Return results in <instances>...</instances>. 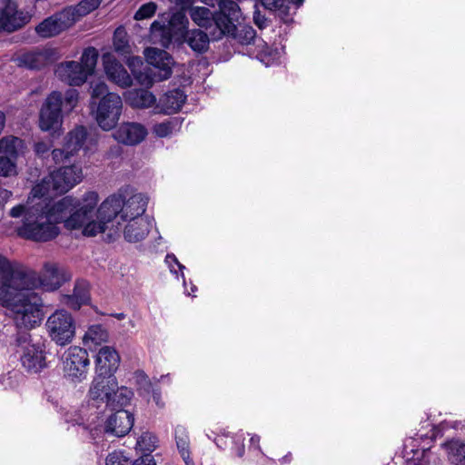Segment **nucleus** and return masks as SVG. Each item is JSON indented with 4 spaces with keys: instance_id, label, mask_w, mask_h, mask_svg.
Instances as JSON below:
<instances>
[{
    "instance_id": "1",
    "label": "nucleus",
    "mask_w": 465,
    "mask_h": 465,
    "mask_svg": "<svg viewBox=\"0 0 465 465\" xmlns=\"http://www.w3.org/2000/svg\"><path fill=\"white\" fill-rule=\"evenodd\" d=\"M99 202L96 192H86L81 200L64 196L57 202L32 206L18 204L14 206L9 215L23 217L22 224L16 227L17 235L36 242H46L60 234L59 223L68 230L79 229L88 220Z\"/></svg>"
},
{
    "instance_id": "2",
    "label": "nucleus",
    "mask_w": 465,
    "mask_h": 465,
    "mask_svg": "<svg viewBox=\"0 0 465 465\" xmlns=\"http://www.w3.org/2000/svg\"><path fill=\"white\" fill-rule=\"evenodd\" d=\"M21 282L8 286L0 283V304L5 307L19 330H32L44 319L43 301L29 287H21Z\"/></svg>"
},
{
    "instance_id": "3",
    "label": "nucleus",
    "mask_w": 465,
    "mask_h": 465,
    "mask_svg": "<svg viewBox=\"0 0 465 465\" xmlns=\"http://www.w3.org/2000/svg\"><path fill=\"white\" fill-rule=\"evenodd\" d=\"M190 16L213 41H217L234 29L241 9L235 1H223L219 3V10L215 12L204 6H194L190 10Z\"/></svg>"
},
{
    "instance_id": "4",
    "label": "nucleus",
    "mask_w": 465,
    "mask_h": 465,
    "mask_svg": "<svg viewBox=\"0 0 465 465\" xmlns=\"http://www.w3.org/2000/svg\"><path fill=\"white\" fill-rule=\"evenodd\" d=\"M79 93L76 89L69 88L63 94L53 91L45 98L40 110L39 126L43 131H55L62 124L63 111L71 113L77 105Z\"/></svg>"
},
{
    "instance_id": "5",
    "label": "nucleus",
    "mask_w": 465,
    "mask_h": 465,
    "mask_svg": "<svg viewBox=\"0 0 465 465\" xmlns=\"http://www.w3.org/2000/svg\"><path fill=\"white\" fill-rule=\"evenodd\" d=\"M71 277V273L64 267L55 262H45L40 275L23 266L20 284L21 287H29L31 290L42 287L45 291L53 292L70 281Z\"/></svg>"
},
{
    "instance_id": "6",
    "label": "nucleus",
    "mask_w": 465,
    "mask_h": 465,
    "mask_svg": "<svg viewBox=\"0 0 465 465\" xmlns=\"http://www.w3.org/2000/svg\"><path fill=\"white\" fill-rule=\"evenodd\" d=\"M84 173L81 166L71 164L62 166L45 176L42 182L36 184L33 192L35 195L44 196L53 192L54 193H65L83 181Z\"/></svg>"
},
{
    "instance_id": "7",
    "label": "nucleus",
    "mask_w": 465,
    "mask_h": 465,
    "mask_svg": "<svg viewBox=\"0 0 465 465\" xmlns=\"http://www.w3.org/2000/svg\"><path fill=\"white\" fill-rule=\"evenodd\" d=\"M46 332L56 345L70 344L76 332V322L73 315L64 309H57L50 314L45 322Z\"/></svg>"
},
{
    "instance_id": "8",
    "label": "nucleus",
    "mask_w": 465,
    "mask_h": 465,
    "mask_svg": "<svg viewBox=\"0 0 465 465\" xmlns=\"http://www.w3.org/2000/svg\"><path fill=\"white\" fill-rule=\"evenodd\" d=\"M123 101L119 94L109 93L103 96L96 107L94 117L98 125L105 131L114 129L122 114Z\"/></svg>"
},
{
    "instance_id": "9",
    "label": "nucleus",
    "mask_w": 465,
    "mask_h": 465,
    "mask_svg": "<svg viewBox=\"0 0 465 465\" xmlns=\"http://www.w3.org/2000/svg\"><path fill=\"white\" fill-rule=\"evenodd\" d=\"M25 149V142L16 136H5L0 139V176L16 174V162Z\"/></svg>"
},
{
    "instance_id": "10",
    "label": "nucleus",
    "mask_w": 465,
    "mask_h": 465,
    "mask_svg": "<svg viewBox=\"0 0 465 465\" xmlns=\"http://www.w3.org/2000/svg\"><path fill=\"white\" fill-rule=\"evenodd\" d=\"M63 359L65 376L73 381H81L86 378L90 361L85 349L71 346L64 351Z\"/></svg>"
},
{
    "instance_id": "11",
    "label": "nucleus",
    "mask_w": 465,
    "mask_h": 465,
    "mask_svg": "<svg viewBox=\"0 0 465 465\" xmlns=\"http://www.w3.org/2000/svg\"><path fill=\"white\" fill-rule=\"evenodd\" d=\"M46 355L45 341H37L20 351L19 361L27 373L38 374L48 367Z\"/></svg>"
},
{
    "instance_id": "12",
    "label": "nucleus",
    "mask_w": 465,
    "mask_h": 465,
    "mask_svg": "<svg viewBox=\"0 0 465 465\" xmlns=\"http://www.w3.org/2000/svg\"><path fill=\"white\" fill-rule=\"evenodd\" d=\"M144 55L148 64L158 71L149 74L148 85H152L155 81H163L171 77L173 59L166 51L149 47L145 49Z\"/></svg>"
},
{
    "instance_id": "13",
    "label": "nucleus",
    "mask_w": 465,
    "mask_h": 465,
    "mask_svg": "<svg viewBox=\"0 0 465 465\" xmlns=\"http://www.w3.org/2000/svg\"><path fill=\"white\" fill-rule=\"evenodd\" d=\"M87 138V131L84 126H77L68 133L64 149H54L52 157L54 162L58 164L69 159L81 148H83Z\"/></svg>"
},
{
    "instance_id": "14",
    "label": "nucleus",
    "mask_w": 465,
    "mask_h": 465,
    "mask_svg": "<svg viewBox=\"0 0 465 465\" xmlns=\"http://www.w3.org/2000/svg\"><path fill=\"white\" fill-rule=\"evenodd\" d=\"M74 19L71 17V13L63 11L55 13L53 15L43 20L36 27L37 35L43 38H50L68 29Z\"/></svg>"
},
{
    "instance_id": "15",
    "label": "nucleus",
    "mask_w": 465,
    "mask_h": 465,
    "mask_svg": "<svg viewBox=\"0 0 465 465\" xmlns=\"http://www.w3.org/2000/svg\"><path fill=\"white\" fill-rule=\"evenodd\" d=\"M116 388L117 379L114 375L95 372L88 394L91 400L107 404Z\"/></svg>"
},
{
    "instance_id": "16",
    "label": "nucleus",
    "mask_w": 465,
    "mask_h": 465,
    "mask_svg": "<svg viewBox=\"0 0 465 465\" xmlns=\"http://www.w3.org/2000/svg\"><path fill=\"white\" fill-rule=\"evenodd\" d=\"M30 21V15L23 11H18L16 5L8 2L0 9V30L14 32Z\"/></svg>"
},
{
    "instance_id": "17",
    "label": "nucleus",
    "mask_w": 465,
    "mask_h": 465,
    "mask_svg": "<svg viewBox=\"0 0 465 465\" xmlns=\"http://www.w3.org/2000/svg\"><path fill=\"white\" fill-rule=\"evenodd\" d=\"M114 411L115 412L110 415L105 422L104 431L116 437H123L133 428L134 418L133 413L128 411Z\"/></svg>"
},
{
    "instance_id": "18",
    "label": "nucleus",
    "mask_w": 465,
    "mask_h": 465,
    "mask_svg": "<svg viewBox=\"0 0 465 465\" xmlns=\"http://www.w3.org/2000/svg\"><path fill=\"white\" fill-rule=\"evenodd\" d=\"M147 135L146 128L138 123H124L114 132L116 141L126 145H136Z\"/></svg>"
},
{
    "instance_id": "19",
    "label": "nucleus",
    "mask_w": 465,
    "mask_h": 465,
    "mask_svg": "<svg viewBox=\"0 0 465 465\" xmlns=\"http://www.w3.org/2000/svg\"><path fill=\"white\" fill-rule=\"evenodd\" d=\"M58 78L72 86H79L85 83L88 76L81 64L76 61L61 63L55 69Z\"/></svg>"
},
{
    "instance_id": "20",
    "label": "nucleus",
    "mask_w": 465,
    "mask_h": 465,
    "mask_svg": "<svg viewBox=\"0 0 465 465\" xmlns=\"http://www.w3.org/2000/svg\"><path fill=\"white\" fill-rule=\"evenodd\" d=\"M104 72L109 80L115 84L126 88L132 85L133 79L126 69L110 54L103 57Z\"/></svg>"
},
{
    "instance_id": "21",
    "label": "nucleus",
    "mask_w": 465,
    "mask_h": 465,
    "mask_svg": "<svg viewBox=\"0 0 465 465\" xmlns=\"http://www.w3.org/2000/svg\"><path fill=\"white\" fill-rule=\"evenodd\" d=\"M120 363V355L111 346L102 347L95 359V372L101 374L114 375Z\"/></svg>"
},
{
    "instance_id": "22",
    "label": "nucleus",
    "mask_w": 465,
    "mask_h": 465,
    "mask_svg": "<svg viewBox=\"0 0 465 465\" xmlns=\"http://www.w3.org/2000/svg\"><path fill=\"white\" fill-rule=\"evenodd\" d=\"M124 205V197L123 195H110L97 209V219H102L113 229L114 227V220L122 213Z\"/></svg>"
},
{
    "instance_id": "23",
    "label": "nucleus",
    "mask_w": 465,
    "mask_h": 465,
    "mask_svg": "<svg viewBox=\"0 0 465 465\" xmlns=\"http://www.w3.org/2000/svg\"><path fill=\"white\" fill-rule=\"evenodd\" d=\"M187 95L179 88L167 91L158 100L155 108L159 113L171 114L181 110Z\"/></svg>"
},
{
    "instance_id": "24",
    "label": "nucleus",
    "mask_w": 465,
    "mask_h": 465,
    "mask_svg": "<svg viewBox=\"0 0 465 465\" xmlns=\"http://www.w3.org/2000/svg\"><path fill=\"white\" fill-rule=\"evenodd\" d=\"M150 230L151 223L146 217L131 218L124 228V236L129 242H137L143 241Z\"/></svg>"
},
{
    "instance_id": "25",
    "label": "nucleus",
    "mask_w": 465,
    "mask_h": 465,
    "mask_svg": "<svg viewBox=\"0 0 465 465\" xmlns=\"http://www.w3.org/2000/svg\"><path fill=\"white\" fill-rule=\"evenodd\" d=\"M147 198L142 193H135L128 200L124 199L121 218L126 221L131 218H141L146 211Z\"/></svg>"
},
{
    "instance_id": "26",
    "label": "nucleus",
    "mask_w": 465,
    "mask_h": 465,
    "mask_svg": "<svg viewBox=\"0 0 465 465\" xmlns=\"http://www.w3.org/2000/svg\"><path fill=\"white\" fill-rule=\"evenodd\" d=\"M124 99L127 104L133 108H149L155 104V95L147 89L135 88L127 91L124 94Z\"/></svg>"
},
{
    "instance_id": "27",
    "label": "nucleus",
    "mask_w": 465,
    "mask_h": 465,
    "mask_svg": "<svg viewBox=\"0 0 465 465\" xmlns=\"http://www.w3.org/2000/svg\"><path fill=\"white\" fill-rule=\"evenodd\" d=\"M49 55L44 50H33L25 52L18 55L15 59L16 64L19 67H24L31 70H39L43 68L48 62Z\"/></svg>"
},
{
    "instance_id": "28",
    "label": "nucleus",
    "mask_w": 465,
    "mask_h": 465,
    "mask_svg": "<svg viewBox=\"0 0 465 465\" xmlns=\"http://www.w3.org/2000/svg\"><path fill=\"white\" fill-rule=\"evenodd\" d=\"M23 265L10 262L0 254V283L14 285L20 282Z\"/></svg>"
},
{
    "instance_id": "29",
    "label": "nucleus",
    "mask_w": 465,
    "mask_h": 465,
    "mask_svg": "<svg viewBox=\"0 0 465 465\" xmlns=\"http://www.w3.org/2000/svg\"><path fill=\"white\" fill-rule=\"evenodd\" d=\"M174 440L176 447L183 460L186 465H194L191 458L190 451V439L187 430L182 426L177 425L174 429Z\"/></svg>"
},
{
    "instance_id": "30",
    "label": "nucleus",
    "mask_w": 465,
    "mask_h": 465,
    "mask_svg": "<svg viewBox=\"0 0 465 465\" xmlns=\"http://www.w3.org/2000/svg\"><path fill=\"white\" fill-rule=\"evenodd\" d=\"M186 42L194 52L203 54L209 47L210 38L207 33L200 29H194L187 33Z\"/></svg>"
},
{
    "instance_id": "31",
    "label": "nucleus",
    "mask_w": 465,
    "mask_h": 465,
    "mask_svg": "<svg viewBox=\"0 0 465 465\" xmlns=\"http://www.w3.org/2000/svg\"><path fill=\"white\" fill-rule=\"evenodd\" d=\"M133 397L134 391L131 389L125 386L117 387L106 406L112 410H124V408L130 404Z\"/></svg>"
},
{
    "instance_id": "32",
    "label": "nucleus",
    "mask_w": 465,
    "mask_h": 465,
    "mask_svg": "<svg viewBox=\"0 0 465 465\" xmlns=\"http://www.w3.org/2000/svg\"><path fill=\"white\" fill-rule=\"evenodd\" d=\"M182 124V118L171 117L162 123L154 124L153 127V132L157 137L163 138L179 132Z\"/></svg>"
},
{
    "instance_id": "33",
    "label": "nucleus",
    "mask_w": 465,
    "mask_h": 465,
    "mask_svg": "<svg viewBox=\"0 0 465 465\" xmlns=\"http://www.w3.org/2000/svg\"><path fill=\"white\" fill-rule=\"evenodd\" d=\"M108 331L101 324L92 325L88 328L84 335V343L89 346L90 343L94 345H101L108 341Z\"/></svg>"
},
{
    "instance_id": "34",
    "label": "nucleus",
    "mask_w": 465,
    "mask_h": 465,
    "mask_svg": "<svg viewBox=\"0 0 465 465\" xmlns=\"http://www.w3.org/2000/svg\"><path fill=\"white\" fill-rule=\"evenodd\" d=\"M114 48L122 57H128V55L132 54V46L129 44L127 33L122 27H118L114 31Z\"/></svg>"
},
{
    "instance_id": "35",
    "label": "nucleus",
    "mask_w": 465,
    "mask_h": 465,
    "mask_svg": "<svg viewBox=\"0 0 465 465\" xmlns=\"http://www.w3.org/2000/svg\"><path fill=\"white\" fill-rule=\"evenodd\" d=\"M448 451L449 460L455 464H465V442L451 440L444 443Z\"/></svg>"
},
{
    "instance_id": "36",
    "label": "nucleus",
    "mask_w": 465,
    "mask_h": 465,
    "mask_svg": "<svg viewBox=\"0 0 465 465\" xmlns=\"http://www.w3.org/2000/svg\"><path fill=\"white\" fill-rule=\"evenodd\" d=\"M226 35H232L241 45H248L253 43L256 37V31L251 25H240L239 26L235 25L234 29L230 33H226Z\"/></svg>"
},
{
    "instance_id": "37",
    "label": "nucleus",
    "mask_w": 465,
    "mask_h": 465,
    "mask_svg": "<svg viewBox=\"0 0 465 465\" xmlns=\"http://www.w3.org/2000/svg\"><path fill=\"white\" fill-rule=\"evenodd\" d=\"M98 56V51L93 46H89L83 51L79 64L83 70H84L87 76L93 74L97 64Z\"/></svg>"
},
{
    "instance_id": "38",
    "label": "nucleus",
    "mask_w": 465,
    "mask_h": 465,
    "mask_svg": "<svg viewBox=\"0 0 465 465\" xmlns=\"http://www.w3.org/2000/svg\"><path fill=\"white\" fill-rule=\"evenodd\" d=\"M123 58L126 60V64L131 69L135 79L140 84L148 85L149 74L147 72L143 73L139 70V68L143 64L142 58L139 56H131V54H129L128 57Z\"/></svg>"
},
{
    "instance_id": "39",
    "label": "nucleus",
    "mask_w": 465,
    "mask_h": 465,
    "mask_svg": "<svg viewBox=\"0 0 465 465\" xmlns=\"http://www.w3.org/2000/svg\"><path fill=\"white\" fill-rule=\"evenodd\" d=\"M93 211H94V209ZM93 213L94 212H92L88 220L84 222L82 225H84L83 229V233L85 236H95L98 233L104 232L107 229H112L102 219H97V221H90V219L93 217Z\"/></svg>"
},
{
    "instance_id": "40",
    "label": "nucleus",
    "mask_w": 465,
    "mask_h": 465,
    "mask_svg": "<svg viewBox=\"0 0 465 465\" xmlns=\"http://www.w3.org/2000/svg\"><path fill=\"white\" fill-rule=\"evenodd\" d=\"M157 438L151 432H143L136 441V449L144 454H150L157 447Z\"/></svg>"
},
{
    "instance_id": "41",
    "label": "nucleus",
    "mask_w": 465,
    "mask_h": 465,
    "mask_svg": "<svg viewBox=\"0 0 465 465\" xmlns=\"http://www.w3.org/2000/svg\"><path fill=\"white\" fill-rule=\"evenodd\" d=\"M103 0H82L74 7L71 15L83 17L99 7Z\"/></svg>"
},
{
    "instance_id": "42",
    "label": "nucleus",
    "mask_w": 465,
    "mask_h": 465,
    "mask_svg": "<svg viewBox=\"0 0 465 465\" xmlns=\"http://www.w3.org/2000/svg\"><path fill=\"white\" fill-rule=\"evenodd\" d=\"M156 10L157 5L153 2H148L139 7L134 15V18L137 21L151 18L153 16Z\"/></svg>"
},
{
    "instance_id": "43",
    "label": "nucleus",
    "mask_w": 465,
    "mask_h": 465,
    "mask_svg": "<svg viewBox=\"0 0 465 465\" xmlns=\"http://www.w3.org/2000/svg\"><path fill=\"white\" fill-rule=\"evenodd\" d=\"M73 294L78 297V300L84 304L90 301L89 284L86 281H77L74 284Z\"/></svg>"
},
{
    "instance_id": "44",
    "label": "nucleus",
    "mask_w": 465,
    "mask_h": 465,
    "mask_svg": "<svg viewBox=\"0 0 465 465\" xmlns=\"http://www.w3.org/2000/svg\"><path fill=\"white\" fill-rule=\"evenodd\" d=\"M106 465H130V460L124 451L114 450L108 454Z\"/></svg>"
},
{
    "instance_id": "45",
    "label": "nucleus",
    "mask_w": 465,
    "mask_h": 465,
    "mask_svg": "<svg viewBox=\"0 0 465 465\" xmlns=\"http://www.w3.org/2000/svg\"><path fill=\"white\" fill-rule=\"evenodd\" d=\"M165 262L172 273L178 274V272H180L183 277V270L185 269V266L178 261L177 257L173 253H168L165 256Z\"/></svg>"
},
{
    "instance_id": "46",
    "label": "nucleus",
    "mask_w": 465,
    "mask_h": 465,
    "mask_svg": "<svg viewBox=\"0 0 465 465\" xmlns=\"http://www.w3.org/2000/svg\"><path fill=\"white\" fill-rule=\"evenodd\" d=\"M15 345L20 348V351H24L29 345L34 344L31 334L27 331H19L15 336Z\"/></svg>"
},
{
    "instance_id": "47",
    "label": "nucleus",
    "mask_w": 465,
    "mask_h": 465,
    "mask_svg": "<svg viewBox=\"0 0 465 465\" xmlns=\"http://www.w3.org/2000/svg\"><path fill=\"white\" fill-rule=\"evenodd\" d=\"M262 5L271 11H282L285 13L288 10L286 0H261Z\"/></svg>"
},
{
    "instance_id": "48",
    "label": "nucleus",
    "mask_w": 465,
    "mask_h": 465,
    "mask_svg": "<svg viewBox=\"0 0 465 465\" xmlns=\"http://www.w3.org/2000/svg\"><path fill=\"white\" fill-rule=\"evenodd\" d=\"M92 92L91 95L92 98H99L100 96H104L106 94H109L108 92V86L104 82H97L94 84H92Z\"/></svg>"
},
{
    "instance_id": "49",
    "label": "nucleus",
    "mask_w": 465,
    "mask_h": 465,
    "mask_svg": "<svg viewBox=\"0 0 465 465\" xmlns=\"http://www.w3.org/2000/svg\"><path fill=\"white\" fill-rule=\"evenodd\" d=\"M63 303L73 310H79L84 303L78 300L75 294L64 295Z\"/></svg>"
},
{
    "instance_id": "50",
    "label": "nucleus",
    "mask_w": 465,
    "mask_h": 465,
    "mask_svg": "<svg viewBox=\"0 0 465 465\" xmlns=\"http://www.w3.org/2000/svg\"><path fill=\"white\" fill-rule=\"evenodd\" d=\"M50 147L45 142H37L35 143L34 150L36 155L43 157L49 152Z\"/></svg>"
},
{
    "instance_id": "51",
    "label": "nucleus",
    "mask_w": 465,
    "mask_h": 465,
    "mask_svg": "<svg viewBox=\"0 0 465 465\" xmlns=\"http://www.w3.org/2000/svg\"><path fill=\"white\" fill-rule=\"evenodd\" d=\"M132 465H156L153 457L151 454H143L136 459Z\"/></svg>"
},
{
    "instance_id": "52",
    "label": "nucleus",
    "mask_w": 465,
    "mask_h": 465,
    "mask_svg": "<svg viewBox=\"0 0 465 465\" xmlns=\"http://www.w3.org/2000/svg\"><path fill=\"white\" fill-rule=\"evenodd\" d=\"M253 21L260 29L267 26V18L257 10L253 13Z\"/></svg>"
},
{
    "instance_id": "53",
    "label": "nucleus",
    "mask_w": 465,
    "mask_h": 465,
    "mask_svg": "<svg viewBox=\"0 0 465 465\" xmlns=\"http://www.w3.org/2000/svg\"><path fill=\"white\" fill-rule=\"evenodd\" d=\"M13 193L11 191L5 188H0V204H5L12 197Z\"/></svg>"
},
{
    "instance_id": "54",
    "label": "nucleus",
    "mask_w": 465,
    "mask_h": 465,
    "mask_svg": "<svg viewBox=\"0 0 465 465\" xmlns=\"http://www.w3.org/2000/svg\"><path fill=\"white\" fill-rule=\"evenodd\" d=\"M234 450L238 457H240V458L243 457L244 452H245V448H244L243 442L242 441H241V442L235 441L234 442Z\"/></svg>"
},
{
    "instance_id": "55",
    "label": "nucleus",
    "mask_w": 465,
    "mask_h": 465,
    "mask_svg": "<svg viewBox=\"0 0 465 465\" xmlns=\"http://www.w3.org/2000/svg\"><path fill=\"white\" fill-rule=\"evenodd\" d=\"M152 397L155 404L159 407L163 406V402L162 401V394L159 390H153L152 393Z\"/></svg>"
},
{
    "instance_id": "56",
    "label": "nucleus",
    "mask_w": 465,
    "mask_h": 465,
    "mask_svg": "<svg viewBox=\"0 0 465 465\" xmlns=\"http://www.w3.org/2000/svg\"><path fill=\"white\" fill-rule=\"evenodd\" d=\"M292 460V453L289 451L287 454H285L283 457L278 460V462L280 465H286L290 464Z\"/></svg>"
},
{
    "instance_id": "57",
    "label": "nucleus",
    "mask_w": 465,
    "mask_h": 465,
    "mask_svg": "<svg viewBox=\"0 0 465 465\" xmlns=\"http://www.w3.org/2000/svg\"><path fill=\"white\" fill-rule=\"evenodd\" d=\"M304 0H286V5L289 7V4H292L297 7L301 6L303 4Z\"/></svg>"
},
{
    "instance_id": "58",
    "label": "nucleus",
    "mask_w": 465,
    "mask_h": 465,
    "mask_svg": "<svg viewBox=\"0 0 465 465\" xmlns=\"http://www.w3.org/2000/svg\"><path fill=\"white\" fill-rule=\"evenodd\" d=\"M171 3L176 5H185L187 2H189V0H169Z\"/></svg>"
},
{
    "instance_id": "59",
    "label": "nucleus",
    "mask_w": 465,
    "mask_h": 465,
    "mask_svg": "<svg viewBox=\"0 0 465 465\" xmlns=\"http://www.w3.org/2000/svg\"><path fill=\"white\" fill-rule=\"evenodd\" d=\"M223 440V439H215L214 442L217 447L223 449V443H222Z\"/></svg>"
},
{
    "instance_id": "60",
    "label": "nucleus",
    "mask_w": 465,
    "mask_h": 465,
    "mask_svg": "<svg viewBox=\"0 0 465 465\" xmlns=\"http://www.w3.org/2000/svg\"><path fill=\"white\" fill-rule=\"evenodd\" d=\"M114 317H115L116 319H118V320H123V319H124L125 315H124V313L120 312V313H116V314H114Z\"/></svg>"
},
{
    "instance_id": "61",
    "label": "nucleus",
    "mask_w": 465,
    "mask_h": 465,
    "mask_svg": "<svg viewBox=\"0 0 465 465\" xmlns=\"http://www.w3.org/2000/svg\"><path fill=\"white\" fill-rule=\"evenodd\" d=\"M158 25V23L156 21H154L152 25H151V28L153 29L156 25Z\"/></svg>"
},
{
    "instance_id": "62",
    "label": "nucleus",
    "mask_w": 465,
    "mask_h": 465,
    "mask_svg": "<svg viewBox=\"0 0 465 465\" xmlns=\"http://www.w3.org/2000/svg\"><path fill=\"white\" fill-rule=\"evenodd\" d=\"M119 224L120 223H118L117 225L115 226L114 232H117L119 231V227H118Z\"/></svg>"
},
{
    "instance_id": "63",
    "label": "nucleus",
    "mask_w": 465,
    "mask_h": 465,
    "mask_svg": "<svg viewBox=\"0 0 465 465\" xmlns=\"http://www.w3.org/2000/svg\"><path fill=\"white\" fill-rule=\"evenodd\" d=\"M251 440L252 441H256V439H254V437L251 438Z\"/></svg>"
},
{
    "instance_id": "64",
    "label": "nucleus",
    "mask_w": 465,
    "mask_h": 465,
    "mask_svg": "<svg viewBox=\"0 0 465 465\" xmlns=\"http://www.w3.org/2000/svg\"><path fill=\"white\" fill-rule=\"evenodd\" d=\"M251 440L252 441H256V439H254V437L251 438Z\"/></svg>"
}]
</instances>
